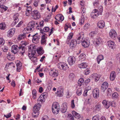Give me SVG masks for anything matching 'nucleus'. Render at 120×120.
<instances>
[{"mask_svg": "<svg viewBox=\"0 0 120 120\" xmlns=\"http://www.w3.org/2000/svg\"><path fill=\"white\" fill-rule=\"evenodd\" d=\"M60 106L58 103L57 102L54 103L52 106V111L54 114H57L59 111Z\"/></svg>", "mask_w": 120, "mask_h": 120, "instance_id": "obj_1", "label": "nucleus"}, {"mask_svg": "<svg viewBox=\"0 0 120 120\" xmlns=\"http://www.w3.org/2000/svg\"><path fill=\"white\" fill-rule=\"evenodd\" d=\"M31 15L32 18L35 19H38L41 17L40 13L37 10H34L31 12Z\"/></svg>", "mask_w": 120, "mask_h": 120, "instance_id": "obj_2", "label": "nucleus"}, {"mask_svg": "<svg viewBox=\"0 0 120 120\" xmlns=\"http://www.w3.org/2000/svg\"><path fill=\"white\" fill-rule=\"evenodd\" d=\"M57 66L61 70H66L68 68L67 65L66 63L63 62L59 63Z\"/></svg>", "mask_w": 120, "mask_h": 120, "instance_id": "obj_3", "label": "nucleus"}, {"mask_svg": "<svg viewBox=\"0 0 120 120\" xmlns=\"http://www.w3.org/2000/svg\"><path fill=\"white\" fill-rule=\"evenodd\" d=\"M26 45L25 44L22 45H20L19 46V51L20 53L22 54V55H23L25 52V50H26Z\"/></svg>", "mask_w": 120, "mask_h": 120, "instance_id": "obj_4", "label": "nucleus"}, {"mask_svg": "<svg viewBox=\"0 0 120 120\" xmlns=\"http://www.w3.org/2000/svg\"><path fill=\"white\" fill-rule=\"evenodd\" d=\"M100 14L98 10L97 9H95L91 12L90 15L92 18L95 19Z\"/></svg>", "mask_w": 120, "mask_h": 120, "instance_id": "obj_5", "label": "nucleus"}, {"mask_svg": "<svg viewBox=\"0 0 120 120\" xmlns=\"http://www.w3.org/2000/svg\"><path fill=\"white\" fill-rule=\"evenodd\" d=\"M84 37V33L82 32H80L77 35L76 37L77 40L78 41V43L79 44L81 43L82 41H81V40H82Z\"/></svg>", "mask_w": 120, "mask_h": 120, "instance_id": "obj_6", "label": "nucleus"}, {"mask_svg": "<svg viewBox=\"0 0 120 120\" xmlns=\"http://www.w3.org/2000/svg\"><path fill=\"white\" fill-rule=\"evenodd\" d=\"M56 93L58 96L59 97H62L64 94V89L61 86L59 87Z\"/></svg>", "mask_w": 120, "mask_h": 120, "instance_id": "obj_7", "label": "nucleus"}, {"mask_svg": "<svg viewBox=\"0 0 120 120\" xmlns=\"http://www.w3.org/2000/svg\"><path fill=\"white\" fill-rule=\"evenodd\" d=\"M75 58L74 56H70L68 59V63L71 65H73L75 63Z\"/></svg>", "mask_w": 120, "mask_h": 120, "instance_id": "obj_8", "label": "nucleus"}, {"mask_svg": "<svg viewBox=\"0 0 120 120\" xmlns=\"http://www.w3.org/2000/svg\"><path fill=\"white\" fill-rule=\"evenodd\" d=\"M33 37L32 41L35 44H37L39 40L40 39L39 36L37 33L35 34L32 36Z\"/></svg>", "mask_w": 120, "mask_h": 120, "instance_id": "obj_9", "label": "nucleus"}, {"mask_svg": "<svg viewBox=\"0 0 120 120\" xmlns=\"http://www.w3.org/2000/svg\"><path fill=\"white\" fill-rule=\"evenodd\" d=\"M82 45L84 48H86L88 47L90 44L89 41L86 39H84L81 42Z\"/></svg>", "mask_w": 120, "mask_h": 120, "instance_id": "obj_10", "label": "nucleus"}, {"mask_svg": "<svg viewBox=\"0 0 120 120\" xmlns=\"http://www.w3.org/2000/svg\"><path fill=\"white\" fill-rule=\"evenodd\" d=\"M41 107L40 104L38 103L35 104L33 108V111L34 112H39V110Z\"/></svg>", "mask_w": 120, "mask_h": 120, "instance_id": "obj_11", "label": "nucleus"}, {"mask_svg": "<svg viewBox=\"0 0 120 120\" xmlns=\"http://www.w3.org/2000/svg\"><path fill=\"white\" fill-rule=\"evenodd\" d=\"M93 96L95 98H97L99 95V90L98 88H95L93 91Z\"/></svg>", "mask_w": 120, "mask_h": 120, "instance_id": "obj_12", "label": "nucleus"}, {"mask_svg": "<svg viewBox=\"0 0 120 120\" xmlns=\"http://www.w3.org/2000/svg\"><path fill=\"white\" fill-rule=\"evenodd\" d=\"M110 37L112 39H114L117 36V34L116 31L113 29L111 30L109 32Z\"/></svg>", "mask_w": 120, "mask_h": 120, "instance_id": "obj_13", "label": "nucleus"}, {"mask_svg": "<svg viewBox=\"0 0 120 120\" xmlns=\"http://www.w3.org/2000/svg\"><path fill=\"white\" fill-rule=\"evenodd\" d=\"M19 47L16 45H14L11 47V52L14 54H16L19 51Z\"/></svg>", "mask_w": 120, "mask_h": 120, "instance_id": "obj_14", "label": "nucleus"}, {"mask_svg": "<svg viewBox=\"0 0 120 120\" xmlns=\"http://www.w3.org/2000/svg\"><path fill=\"white\" fill-rule=\"evenodd\" d=\"M15 31V28H11L8 31L7 33V36L9 38L12 37L14 35Z\"/></svg>", "mask_w": 120, "mask_h": 120, "instance_id": "obj_15", "label": "nucleus"}, {"mask_svg": "<svg viewBox=\"0 0 120 120\" xmlns=\"http://www.w3.org/2000/svg\"><path fill=\"white\" fill-rule=\"evenodd\" d=\"M50 74L51 76L54 77H57L59 75L58 71L56 70H51Z\"/></svg>", "mask_w": 120, "mask_h": 120, "instance_id": "obj_16", "label": "nucleus"}, {"mask_svg": "<svg viewBox=\"0 0 120 120\" xmlns=\"http://www.w3.org/2000/svg\"><path fill=\"white\" fill-rule=\"evenodd\" d=\"M69 46L71 48L73 49L75 48L77 45V43L76 40L73 39L69 42Z\"/></svg>", "mask_w": 120, "mask_h": 120, "instance_id": "obj_17", "label": "nucleus"}, {"mask_svg": "<svg viewBox=\"0 0 120 120\" xmlns=\"http://www.w3.org/2000/svg\"><path fill=\"white\" fill-rule=\"evenodd\" d=\"M19 16V14L17 13L13 15V19L14 20L12 23L13 25H15L18 22L19 19L18 18Z\"/></svg>", "mask_w": 120, "mask_h": 120, "instance_id": "obj_18", "label": "nucleus"}, {"mask_svg": "<svg viewBox=\"0 0 120 120\" xmlns=\"http://www.w3.org/2000/svg\"><path fill=\"white\" fill-rule=\"evenodd\" d=\"M67 109V104L66 103H64L63 104L62 106L61 107L60 111L63 113L65 112Z\"/></svg>", "mask_w": 120, "mask_h": 120, "instance_id": "obj_19", "label": "nucleus"}, {"mask_svg": "<svg viewBox=\"0 0 120 120\" xmlns=\"http://www.w3.org/2000/svg\"><path fill=\"white\" fill-rule=\"evenodd\" d=\"M41 36V44L44 45H45L46 43V39L47 37L45 36L46 34L45 33H44Z\"/></svg>", "mask_w": 120, "mask_h": 120, "instance_id": "obj_20", "label": "nucleus"}, {"mask_svg": "<svg viewBox=\"0 0 120 120\" xmlns=\"http://www.w3.org/2000/svg\"><path fill=\"white\" fill-rule=\"evenodd\" d=\"M109 102L106 100H104L102 101V103L104 107L107 109L110 106Z\"/></svg>", "mask_w": 120, "mask_h": 120, "instance_id": "obj_21", "label": "nucleus"}, {"mask_svg": "<svg viewBox=\"0 0 120 120\" xmlns=\"http://www.w3.org/2000/svg\"><path fill=\"white\" fill-rule=\"evenodd\" d=\"M73 35L74 34L73 32H71L68 35L66 41V43L68 44H69V42L71 41Z\"/></svg>", "mask_w": 120, "mask_h": 120, "instance_id": "obj_22", "label": "nucleus"}, {"mask_svg": "<svg viewBox=\"0 0 120 120\" xmlns=\"http://www.w3.org/2000/svg\"><path fill=\"white\" fill-rule=\"evenodd\" d=\"M108 84L107 82H103L101 88V91L104 92L108 87Z\"/></svg>", "mask_w": 120, "mask_h": 120, "instance_id": "obj_23", "label": "nucleus"}, {"mask_svg": "<svg viewBox=\"0 0 120 120\" xmlns=\"http://www.w3.org/2000/svg\"><path fill=\"white\" fill-rule=\"evenodd\" d=\"M91 77L94 79L95 82L98 81L99 80L100 78L99 75H98L97 73H94L91 75Z\"/></svg>", "mask_w": 120, "mask_h": 120, "instance_id": "obj_24", "label": "nucleus"}, {"mask_svg": "<svg viewBox=\"0 0 120 120\" xmlns=\"http://www.w3.org/2000/svg\"><path fill=\"white\" fill-rule=\"evenodd\" d=\"M28 49L29 51H32L33 54L36 53V48L35 45L32 44L30 45L28 47Z\"/></svg>", "mask_w": 120, "mask_h": 120, "instance_id": "obj_25", "label": "nucleus"}, {"mask_svg": "<svg viewBox=\"0 0 120 120\" xmlns=\"http://www.w3.org/2000/svg\"><path fill=\"white\" fill-rule=\"evenodd\" d=\"M55 19L57 21L61 22L64 20V17L60 14L57 15L55 17Z\"/></svg>", "mask_w": 120, "mask_h": 120, "instance_id": "obj_26", "label": "nucleus"}, {"mask_svg": "<svg viewBox=\"0 0 120 120\" xmlns=\"http://www.w3.org/2000/svg\"><path fill=\"white\" fill-rule=\"evenodd\" d=\"M105 26V23L103 20L99 21L97 23L98 27L100 29L103 28Z\"/></svg>", "mask_w": 120, "mask_h": 120, "instance_id": "obj_27", "label": "nucleus"}, {"mask_svg": "<svg viewBox=\"0 0 120 120\" xmlns=\"http://www.w3.org/2000/svg\"><path fill=\"white\" fill-rule=\"evenodd\" d=\"M36 51L40 55H42L44 53L43 48L41 46L38 47L36 49Z\"/></svg>", "mask_w": 120, "mask_h": 120, "instance_id": "obj_28", "label": "nucleus"}, {"mask_svg": "<svg viewBox=\"0 0 120 120\" xmlns=\"http://www.w3.org/2000/svg\"><path fill=\"white\" fill-rule=\"evenodd\" d=\"M35 22L34 21H32L30 22L28 24V26H27L29 27L30 28H31V30L33 31L34 29V27L35 26Z\"/></svg>", "mask_w": 120, "mask_h": 120, "instance_id": "obj_29", "label": "nucleus"}, {"mask_svg": "<svg viewBox=\"0 0 120 120\" xmlns=\"http://www.w3.org/2000/svg\"><path fill=\"white\" fill-rule=\"evenodd\" d=\"M32 10V8L31 6L29 7L28 8H26V16H29L31 13Z\"/></svg>", "mask_w": 120, "mask_h": 120, "instance_id": "obj_30", "label": "nucleus"}, {"mask_svg": "<svg viewBox=\"0 0 120 120\" xmlns=\"http://www.w3.org/2000/svg\"><path fill=\"white\" fill-rule=\"evenodd\" d=\"M82 88L79 87L77 88L76 90V94L78 96H80L82 94Z\"/></svg>", "mask_w": 120, "mask_h": 120, "instance_id": "obj_31", "label": "nucleus"}, {"mask_svg": "<svg viewBox=\"0 0 120 120\" xmlns=\"http://www.w3.org/2000/svg\"><path fill=\"white\" fill-rule=\"evenodd\" d=\"M8 9V7L3 5H0V11L1 13L6 11Z\"/></svg>", "mask_w": 120, "mask_h": 120, "instance_id": "obj_32", "label": "nucleus"}, {"mask_svg": "<svg viewBox=\"0 0 120 120\" xmlns=\"http://www.w3.org/2000/svg\"><path fill=\"white\" fill-rule=\"evenodd\" d=\"M72 113L73 116L75 118L79 119L80 117V115L75 111H72Z\"/></svg>", "mask_w": 120, "mask_h": 120, "instance_id": "obj_33", "label": "nucleus"}, {"mask_svg": "<svg viewBox=\"0 0 120 120\" xmlns=\"http://www.w3.org/2000/svg\"><path fill=\"white\" fill-rule=\"evenodd\" d=\"M108 45L109 47L111 49H113L115 45L114 42L112 41H109L108 42Z\"/></svg>", "mask_w": 120, "mask_h": 120, "instance_id": "obj_34", "label": "nucleus"}, {"mask_svg": "<svg viewBox=\"0 0 120 120\" xmlns=\"http://www.w3.org/2000/svg\"><path fill=\"white\" fill-rule=\"evenodd\" d=\"M116 77L115 73L114 71H112L110 75V79L111 81H113L114 80Z\"/></svg>", "mask_w": 120, "mask_h": 120, "instance_id": "obj_35", "label": "nucleus"}, {"mask_svg": "<svg viewBox=\"0 0 120 120\" xmlns=\"http://www.w3.org/2000/svg\"><path fill=\"white\" fill-rule=\"evenodd\" d=\"M17 71V72H19L20 70L21 69L22 64L20 61H17L16 63Z\"/></svg>", "mask_w": 120, "mask_h": 120, "instance_id": "obj_36", "label": "nucleus"}, {"mask_svg": "<svg viewBox=\"0 0 120 120\" xmlns=\"http://www.w3.org/2000/svg\"><path fill=\"white\" fill-rule=\"evenodd\" d=\"M31 28H30L29 27L27 26L26 28H25L23 30V33L26 34H27L30 32V31H32V30H31Z\"/></svg>", "mask_w": 120, "mask_h": 120, "instance_id": "obj_37", "label": "nucleus"}, {"mask_svg": "<svg viewBox=\"0 0 120 120\" xmlns=\"http://www.w3.org/2000/svg\"><path fill=\"white\" fill-rule=\"evenodd\" d=\"M86 55L83 53H82L80 54L79 57V60L81 61L85 60L86 59Z\"/></svg>", "mask_w": 120, "mask_h": 120, "instance_id": "obj_38", "label": "nucleus"}, {"mask_svg": "<svg viewBox=\"0 0 120 120\" xmlns=\"http://www.w3.org/2000/svg\"><path fill=\"white\" fill-rule=\"evenodd\" d=\"M78 66L80 68H85L87 67V65L86 63H83L78 64Z\"/></svg>", "mask_w": 120, "mask_h": 120, "instance_id": "obj_39", "label": "nucleus"}, {"mask_svg": "<svg viewBox=\"0 0 120 120\" xmlns=\"http://www.w3.org/2000/svg\"><path fill=\"white\" fill-rule=\"evenodd\" d=\"M104 59V57L102 55H101L98 56L97 58V60L98 64H99L100 62Z\"/></svg>", "mask_w": 120, "mask_h": 120, "instance_id": "obj_40", "label": "nucleus"}, {"mask_svg": "<svg viewBox=\"0 0 120 120\" xmlns=\"http://www.w3.org/2000/svg\"><path fill=\"white\" fill-rule=\"evenodd\" d=\"M84 82V79L83 78H81L78 80V85L79 86H81Z\"/></svg>", "mask_w": 120, "mask_h": 120, "instance_id": "obj_41", "label": "nucleus"}, {"mask_svg": "<svg viewBox=\"0 0 120 120\" xmlns=\"http://www.w3.org/2000/svg\"><path fill=\"white\" fill-rule=\"evenodd\" d=\"M26 36V35L23 33V34H20L19 36L17 39L19 40H21L22 39H24Z\"/></svg>", "mask_w": 120, "mask_h": 120, "instance_id": "obj_42", "label": "nucleus"}, {"mask_svg": "<svg viewBox=\"0 0 120 120\" xmlns=\"http://www.w3.org/2000/svg\"><path fill=\"white\" fill-rule=\"evenodd\" d=\"M30 59L34 64H36L37 62V58L35 56H34L30 58Z\"/></svg>", "mask_w": 120, "mask_h": 120, "instance_id": "obj_43", "label": "nucleus"}, {"mask_svg": "<svg viewBox=\"0 0 120 120\" xmlns=\"http://www.w3.org/2000/svg\"><path fill=\"white\" fill-rule=\"evenodd\" d=\"M7 57L8 60H14L15 59L14 56L11 55L9 53H8V55L7 56Z\"/></svg>", "mask_w": 120, "mask_h": 120, "instance_id": "obj_44", "label": "nucleus"}, {"mask_svg": "<svg viewBox=\"0 0 120 120\" xmlns=\"http://www.w3.org/2000/svg\"><path fill=\"white\" fill-rule=\"evenodd\" d=\"M32 98L34 99H35L37 96V91L36 90H33L32 91Z\"/></svg>", "mask_w": 120, "mask_h": 120, "instance_id": "obj_45", "label": "nucleus"}, {"mask_svg": "<svg viewBox=\"0 0 120 120\" xmlns=\"http://www.w3.org/2000/svg\"><path fill=\"white\" fill-rule=\"evenodd\" d=\"M93 4L95 8H97L99 5V3L98 0H95L93 3Z\"/></svg>", "mask_w": 120, "mask_h": 120, "instance_id": "obj_46", "label": "nucleus"}, {"mask_svg": "<svg viewBox=\"0 0 120 120\" xmlns=\"http://www.w3.org/2000/svg\"><path fill=\"white\" fill-rule=\"evenodd\" d=\"M6 25L4 22H2L0 24V29L1 30H4L6 28Z\"/></svg>", "mask_w": 120, "mask_h": 120, "instance_id": "obj_47", "label": "nucleus"}, {"mask_svg": "<svg viewBox=\"0 0 120 120\" xmlns=\"http://www.w3.org/2000/svg\"><path fill=\"white\" fill-rule=\"evenodd\" d=\"M45 99L43 97L41 96L40 95V97L38 98V101L39 102H40L41 103H43L45 101Z\"/></svg>", "mask_w": 120, "mask_h": 120, "instance_id": "obj_48", "label": "nucleus"}, {"mask_svg": "<svg viewBox=\"0 0 120 120\" xmlns=\"http://www.w3.org/2000/svg\"><path fill=\"white\" fill-rule=\"evenodd\" d=\"M96 110H99L101 109V105L100 103H98L95 106Z\"/></svg>", "mask_w": 120, "mask_h": 120, "instance_id": "obj_49", "label": "nucleus"}, {"mask_svg": "<svg viewBox=\"0 0 120 120\" xmlns=\"http://www.w3.org/2000/svg\"><path fill=\"white\" fill-rule=\"evenodd\" d=\"M41 95L45 99L48 96V94L47 92H46L43 93Z\"/></svg>", "mask_w": 120, "mask_h": 120, "instance_id": "obj_50", "label": "nucleus"}, {"mask_svg": "<svg viewBox=\"0 0 120 120\" xmlns=\"http://www.w3.org/2000/svg\"><path fill=\"white\" fill-rule=\"evenodd\" d=\"M50 30L49 28L47 26H45L44 27L42 30V32H48Z\"/></svg>", "mask_w": 120, "mask_h": 120, "instance_id": "obj_51", "label": "nucleus"}, {"mask_svg": "<svg viewBox=\"0 0 120 120\" xmlns=\"http://www.w3.org/2000/svg\"><path fill=\"white\" fill-rule=\"evenodd\" d=\"M92 120H100V116L98 115L94 116L92 118Z\"/></svg>", "mask_w": 120, "mask_h": 120, "instance_id": "obj_52", "label": "nucleus"}, {"mask_svg": "<svg viewBox=\"0 0 120 120\" xmlns=\"http://www.w3.org/2000/svg\"><path fill=\"white\" fill-rule=\"evenodd\" d=\"M90 24L89 23H87L85 24L83 27L84 29L85 30H87L89 28Z\"/></svg>", "mask_w": 120, "mask_h": 120, "instance_id": "obj_53", "label": "nucleus"}, {"mask_svg": "<svg viewBox=\"0 0 120 120\" xmlns=\"http://www.w3.org/2000/svg\"><path fill=\"white\" fill-rule=\"evenodd\" d=\"M35 54H33L32 53V51H29L28 52V55L30 58L34 56Z\"/></svg>", "mask_w": 120, "mask_h": 120, "instance_id": "obj_54", "label": "nucleus"}, {"mask_svg": "<svg viewBox=\"0 0 120 120\" xmlns=\"http://www.w3.org/2000/svg\"><path fill=\"white\" fill-rule=\"evenodd\" d=\"M84 18H81L79 19V24L80 25H82L84 23Z\"/></svg>", "mask_w": 120, "mask_h": 120, "instance_id": "obj_55", "label": "nucleus"}, {"mask_svg": "<svg viewBox=\"0 0 120 120\" xmlns=\"http://www.w3.org/2000/svg\"><path fill=\"white\" fill-rule=\"evenodd\" d=\"M33 112V113L32 114V116L34 118H36L37 117L39 114V112Z\"/></svg>", "mask_w": 120, "mask_h": 120, "instance_id": "obj_56", "label": "nucleus"}, {"mask_svg": "<svg viewBox=\"0 0 120 120\" xmlns=\"http://www.w3.org/2000/svg\"><path fill=\"white\" fill-rule=\"evenodd\" d=\"M118 94L116 92H114L112 95V98L114 99L118 98Z\"/></svg>", "mask_w": 120, "mask_h": 120, "instance_id": "obj_57", "label": "nucleus"}, {"mask_svg": "<svg viewBox=\"0 0 120 120\" xmlns=\"http://www.w3.org/2000/svg\"><path fill=\"white\" fill-rule=\"evenodd\" d=\"M98 8L99 9L98 11L100 15H102V13L103 11V7L102 6H101L99 7Z\"/></svg>", "mask_w": 120, "mask_h": 120, "instance_id": "obj_58", "label": "nucleus"}, {"mask_svg": "<svg viewBox=\"0 0 120 120\" xmlns=\"http://www.w3.org/2000/svg\"><path fill=\"white\" fill-rule=\"evenodd\" d=\"M107 93L108 96L110 95L112 93L111 89L110 88H108L107 91Z\"/></svg>", "mask_w": 120, "mask_h": 120, "instance_id": "obj_59", "label": "nucleus"}, {"mask_svg": "<svg viewBox=\"0 0 120 120\" xmlns=\"http://www.w3.org/2000/svg\"><path fill=\"white\" fill-rule=\"evenodd\" d=\"M5 43V41L4 39L2 38H0V46L3 45Z\"/></svg>", "mask_w": 120, "mask_h": 120, "instance_id": "obj_60", "label": "nucleus"}, {"mask_svg": "<svg viewBox=\"0 0 120 120\" xmlns=\"http://www.w3.org/2000/svg\"><path fill=\"white\" fill-rule=\"evenodd\" d=\"M109 104L110 106H111L112 107H115L116 106L115 102V101H110Z\"/></svg>", "mask_w": 120, "mask_h": 120, "instance_id": "obj_61", "label": "nucleus"}, {"mask_svg": "<svg viewBox=\"0 0 120 120\" xmlns=\"http://www.w3.org/2000/svg\"><path fill=\"white\" fill-rule=\"evenodd\" d=\"M39 2V0H35L33 3L34 6L35 7H37L38 5Z\"/></svg>", "mask_w": 120, "mask_h": 120, "instance_id": "obj_62", "label": "nucleus"}, {"mask_svg": "<svg viewBox=\"0 0 120 120\" xmlns=\"http://www.w3.org/2000/svg\"><path fill=\"white\" fill-rule=\"evenodd\" d=\"M68 118L69 120H74V118L71 114H69L68 115Z\"/></svg>", "mask_w": 120, "mask_h": 120, "instance_id": "obj_63", "label": "nucleus"}, {"mask_svg": "<svg viewBox=\"0 0 120 120\" xmlns=\"http://www.w3.org/2000/svg\"><path fill=\"white\" fill-rule=\"evenodd\" d=\"M75 77L74 74L73 73H71L69 75V77L70 79L72 80L73 78Z\"/></svg>", "mask_w": 120, "mask_h": 120, "instance_id": "obj_64", "label": "nucleus"}]
</instances>
